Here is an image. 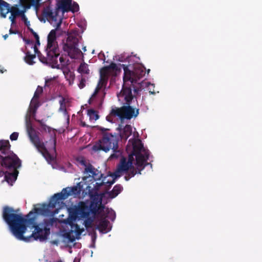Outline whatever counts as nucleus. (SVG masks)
<instances>
[{"instance_id":"obj_1","label":"nucleus","mask_w":262,"mask_h":262,"mask_svg":"<svg viewBox=\"0 0 262 262\" xmlns=\"http://www.w3.org/2000/svg\"><path fill=\"white\" fill-rule=\"evenodd\" d=\"M34 207V208H35ZM31 211L26 216L24 217L21 213H19V209H14L12 207L7 206L4 207L2 216L3 220L9 226L10 229L13 235L19 240L27 241V238L24 236L26 232L27 226L31 225L35 230L32 233L30 237H33L35 240L39 239L43 241L48 238L50 233L49 226H53L55 220L54 218L44 220L43 224V228L39 227L35 222V217L30 216L35 212Z\"/></svg>"},{"instance_id":"obj_2","label":"nucleus","mask_w":262,"mask_h":262,"mask_svg":"<svg viewBox=\"0 0 262 262\" xmlns=\"http://www.w3.org/2000/svg\"><path fill=\"white\" fill-rule=\"evenodd\" d=\"M10 144L8 140H0L1 164L3 167L8 169H13L11 173L5 176V180L12 184L16 181L18 174L17 168L21 166V161L18 157L10 150Z\"/></svg>"},{"instance_id":"obj_3","label":"nucleus","mask_w":262,"mask_h":262,"mask_svg":"<svg viewBox=\"0 0 262 262\" xmlns=\"http://www.w3.org/2000/svg\"><path fill=\"white\" fill-rule=\"evenodd\" d=\"M119 100L122 98L125 101L124 105L120 107L112 108L110 115L115 117H118L121 122L124 120H130L133 118H136L139 113V108L132 105L134 102L130 86L124 85L119 94L117 95Z\"/></svg>"},{"instance_id":"obj_4","label":"nucleus","mask_w":262,"mask_h":262,"mask_svg":"<svg viewBox=\"0 0 262 262\" xmlns=\"http://www.w3.org/2000/svg\"><path fill=\"white\" fill-rule=\"evenodd\" d=\"M82 189V185L81 183H78L76 186L63 188L60 192L54 194L48 205L43 204L41 207L35 208V213L43 215L49 214L51 212L50 209L56 208L57 204H59L72 194L78 195Z\"/></svg>"},{"instance_id":"obj_5","label":"nucleus","mask_w":262,"mask_h":262,"mask_svg":"<svg viewBox=\"0 0 262 262\" xmlns=\"http://www.w3.org/2000/svg\"><path fill=\"white\" fill-rule=\"evenodd\" d=\"M55 30H52L48 35V43L47 46V57H45L38 50L36 53L39 60L43 63L49 64L52 68L59 69L60 65L58 64L57 58L59 56V50L56 41Z\"/></svg>"},{"instance_id":"obj_6","label":"nucleus","mask_w":262,"mask_h":262,"mask_svg":"<svg viewBox=\"0 0 262 262\" xmlns=\"http://www.w3.org/2000/svg\"><path fill=\"white\" fill-rule=\"evenodd\" d=\"M99 130L101 132L102 138L93 146L95 151L103 150L105 152L113 149L114 152H119L118 140L119 136L108 133L109 129L103 127H98Z\"/></svg>"},{"instance_id":"obj_7","label":"nucleus","mask_w":262,"mask_h":262,"mask_svg":"<svg viewBox=\"0 0 262 262\" xmlns=\"http://www.w3.org/2000/svg\"><path fill=\"white\" fill-rule=\"evenodd\" d=\"M120 67L124 70L123 81L124 85L127 86H130L131 89H133L135 93H138L140 91V88L135 86L134 83H136L137 81L142 78L145 74V68L140 64L135 65L133 70H131L129 67L130 66H126L124 64H120Z\"/></svg>"},{"instance_id":"obj_8","label":"nucleus","mask_w":262,"mask_h":262,"mask_svg":"<svg viewBox=\"0 0 262 262\" xmlns=\"http://www.w3.org/2000/svg\"><path fill=\"white\" fill-rule=\"evenodd\" d=\"M134 158L133 155H128V158L121 157L117 169L114 175L116 178L119 177L121 174L126 173L124 178L126 181H128L133 177L137 172V169L133 165Z\"/></svg>"},{"instance_id":"obj_9","label":"nucleus","mask_w":262,"mask_h":262,"mask_svg":"<svg viewBox=\"0 0 262 262\" xmlns=\"http://www.w3.org/2000/svg\"><path fill=\"white\" fill-rule=\"evenodd\" d=\"M128 143H131L133 146V151L129 155L136 157V165L139 167L145 166L147 164L145 163L149 158V150L146 149L141 140L132 139L129 140Z\"/></svg>"},{"instance_id":"obj_10","label":"nucleus","mask_w":262,"mask_h":262,"mask_svg":"<svg viewBox=\"0 0 262 262\" xmlns=\"http://www.w3.org/2000/svg\"><path fill=\"white\" fill-rule=\"evenodd\" d=\"M27 128L29 138L38 151L42 154L47 161H53L54 160L53 156L49 153L44 143L40 141L39 137L36 135L34 129L27 120Z\"/></svg>"},{"instance_id":"obj_11","label":"nucleus","mask_w":262,"mask_h":262,"mask_svg":"<svg viewBox=\"0 0 262 262\" xmlns=\"http://www.w3.org/2000/svg\"><path fill=\"white\" fill-rule=\"evenodd\" d=\"M107 80L108 79L107 78L100 76V79L95 90L89 100L88 102L90 104H93L98 107L101 106L105 95L104 91L107 83Z\"/></svg>"},{"instance_id":"obj_12","label":"nucleus","mask_w":262,"mask_h":262,"mask_svg":"<svg viewBox=\"0 0 262 262\" xmlns=\"http://www.w3.org/2000/svg\"><path fill=\"white\" fill-rule=\"evenodd\" d=\"M78 39L73 35H69L63 45V50L72 59L78 58L82 52L78 47Z\"/></svg>"},{"instance_id":"obj_13","label":"nucleus","mask_w":262,"mask_h":262,"mask_svg":"<svg viewBox=\"0 0 262 262\" xmlns=\"http://www.w3.org/2000/svg\"><path fill=\"white\" fill-rule=\"evenodd\" d=\"M92 213L91 207L84 202H80L77 206H75L70 212L69 219L76 220L78 219L87 218Z\"/></svg>"},{"instance_id":"obj_14","label":"nucleus","mask_w":262,"mask_h":262,"mask_svg":"<svg viewBox=\"0 0 262 262\" xmlns=\"http://www.w3.org/2000/svg\"><path fill=\"white\" fill-rule=\"evenodd\" d=\"M87 188H89V194L92 200L90 205L92 210V214L94 215L99 214L102 212L104 209V205L102 204V198L100 197L97 192L93 194L92 191L90 190L91 188L90 186H88Z\"/></svg>"},{"instance_id":"obj_15","label":"nucleus","mask_w":262,"mask_h":262,"mask_svg":"<svg viewBox=\"0 0 262 262\" xmlns=\"http://www.w3.org/2000/svg\"><path fill=\"white\" fill-rule=\"evenodd\" d=\"M58 13L59 10H57L56 7L53 11L51 7L48 6L44 8L42 11V15L48 21L52 20L56 21L57 20Z\"/></svg>"},{"instance_id":"obj_16","label":"nucleus","mask_w":262,"mask_h":262,"mask_svg":"<svg viewBox=\"0 0 262 262\" xmlns=\"http://www.w3.org/2000/svg\"><path fill=\"white\" fill-rule=\"evenodd\" d=\"M119 130V137L121 139L126 141L132 134V128L130 125H126L123 129H121V125L118 128Z\"/></svg>"},{"instance_id":"obj_17","label":"nucleus","mask_w":262,"mask_h":262,"mask_svg":"<svg viewBox=\"0 0 262 262\" xmlns=\"http://www.w3.org/2000/svg\"><path fill=\"white\" fill-rule=\"evenodd\" d=\"M71 3L72 0H58L56 6L57 10L59 11L61 9L63 13L69 12V10H71L70 9Z\"/></svg>"},{"instance_id":"obj_18","label":"nucleus","mask_w":262,"mask_h":262,"mask_svg":"<svg viewBox=\"0 0 262 262\" xmlns=\"http://www.w3.org/2000/svg\"><path fill=\"white\" fill-rule=\"evenodd\" d=\"M11 8L9 4L4 0H0V13L2 17L5 18Z\"/></svg>"},{"instance_id":"obj_19","label":"nucleus","mask_w":262,"mask_h":262,"mask_svg":"<svg viewBox=\"0 0 262 262\" xmlns=\"http://www.w3.org/2000/svg\"><path fill=\"white\" fill-rule=\"evenodd\" d=\"M71 220V219L68 218L67 220V223L71 226V230L72 232H75L77 235H80L84 230L83 229H81L79 226L77 224H75L74 221L75 220H72V221Z\"/></svg>"},{"instance_id":"obj_20","label":"nucleus","mask_w":262,"mask_h":262,"mask_svg":"<svg viewBox=\"0 0 262 262\" xmlns=\"http://www.w3.org/2000/svg\"><path fill=\"white\" fill-rule=\"evenodd\" d=\"M109 222L105 219V218H102L100 219L98 225H97V229L102 233H106L110 231L107 230V226Z\"/></svg>"},{"instance_id":"obj_21","label":"nucleus","mask_w":262,"mask_h":262,"mask_svg":"<svg viewBox=\"0 0 262 262\" xmlns=\"http://www.w3.org/2000/svg\"><path fill=\"white\" fill-rule=\"evenodd\" d=\"M123 190V187L120 184L116 185L113 190L108 192L110 198L113 199L117 196Z\"/></svg>"},{"instance_id":"obj_22","label":"nucleus","mask_w":262,"mask_h":262,"mask_svg":"<svg viewBox=\"0 0 262 262\" xmlns=\"http://www.w3.org/2000/svg\"><path fill=\"white\" fill-rule=\"evenodd\" d=\"M81 163L85 166L84 169L85 172L90 173V176L94 174L95 172H98V169L95 168L92 164H89L86 165L84 160H82Z\"/></svg>"},{"instance_id":"obj_23","label":"nucleus","mask_w":262,"mask_h":262,"mask_svg":"<svg viewBox=\"0 0 262 262\" xmlns=\"http://www.w3.org/2000/svg\"><path fill=\"white\" fill-rule=\"evenodd\" d=\"M36 55L35 53L34 54H31L30 51H27L24 58L25 61L28 64L33 65L35 63L33 59L36 58Z\"/></svg>"},{"instance_id":"obj_24","label":"nucleus","mask_w":262,"mask_h":262,"mask_svg":"<svg viewBox=\"0 0 262 262\" xmlns=\"http://www.w3.org/2000/svg\"><path fill=\"white\" fill-rule=\"evenodd\" d=\"M88 67L87 63L85 62L81 63L78 69V72L81 74H89L90 70Z\"/></svg>"},{"instance_id":"obj_25","label":"nucleus","mask_w":262,"mask_h":262,"mask_svg":"<svg viewBox=\"0 0 262 262\" xmlns=\"http://www.w3.org/2000/svg\"><path fill=\"white\" fill-rule=\"evenodd\" d=\"M88 115L89 116L90 120H96L98 119L99 117L98 112L93 109L88 110Z\"/></svg>"},{"instance_id":"obj_26","label":"nucleus","mask_w":262,"mask_h":262,"mask_svg":"<svg viewBox=\"0 0 262 262\" xmlns=\"http://www.w3.org/2000/svg\"><path fill=\"white\" fill-rule=\"evenodd\" d=\"M115 179H113L111 181H107V182H106V183H108V186H111L112 185H113L115 183ZM105 183V182H104V181H103L101 183L96 182L95 183V184L94 185V188H95V189L96 191L99 190V189H100V187L101 186H102L103 185H104Z\"/></svg>"},{"instance_id":"obj_27","label":"nucleus","mask_w":262,"mask_h":262,"mask_svg":"<svg viewBox=\"0 0 262 262\" xmlns=\"http://www.w3.org/2000/svg\"><path fill=\"white\" fill-rule=\"evenodd\" d=\"M24 40L26 45L29 46L31 49H34V51L35 53H36L38 51L37 47H36V45H34L33 40L28 39H25Z\"/></svg>"},{"instance_id":"obj_28","label":"nucleus","mask_w":262,"mask_h":262,"mask_svg":"<svg viewBox=\"0 0 262 262\" xmlns=\"http://www.w3.org/2000/svg\"><path fill=\"white\" fill-rule=\"evenodd\" d=\"M24 40L26 45L29 46L31 49H34V51L35 53H36L38 51L37 47H36V45H34L33 40L28 39H25Z\"/></svg>"},{"instance_id":"obj_29","label":"nucleus","mask_w":262,"mask_h":262,"mask_svg":"<svg viewBox=\"0 0 262 262\" xmlns=\"http://www.w3.org/2000/svg\"><path fill=\"white\" fill-rule=\"evenodd\" d=\"M65 98L64 97H62L61 100H59L60 107L59 111L63 112L65 114H67V111L66 109V104H65Z\"/></svg>"},{"instance_id":"obj_30","label":"nucleus","mask_w":262,"mask_h":262,"mask_svg":"<svg viewBox=\"0 0 262 262\" xmlns=\"http://www.w3.org/2000/svg\"><path fill=\"white\" fill-rule=\"evenodd\" d=\"M43 93V88L40 86H38L36 90L35 91L33 98L34 99H39L40 95Z\"/></svg>"},{"instance_id":"obj_31","label":"nucleus","mask_w":262,"mask_h":262,"mask_svg":"<svg viewBox=\"0 0 262 262\" xmlns=\"http://www.w3.org/2000/svg\"><path fill=\"white\" fill-rule=\"evenodd\" d=\"M110 71L108 70V68L104 67L100 70V77L108 78V75Z\"/></svg>"},{"instance_id":"obj_32","label":"nucleus","mask_w":262,"mask_h":262,"mask_svg":"<svg viewBox=\"0 0 262 262\" xmlns=\"http://www.w3.org/2000/svg\"><path fill=\"white\" fill-rule=\"evenodd\" d=\"M14 7H11L10 11L9 12H11V16L9 17V19L12 22V24H13L15 23V18L17 16V13L14 9Z\"/></svg>"},{"instance_id":"obj_33","label":"nucleus","mask_w":262,"mask_h":262,"mask_svg":"<svg viewBox=\"0 0 262 262\" xmlns=\"http://www.w3.org/2000/svg\"><path fill=\"white\" fill-rule=\"evenodd\" d=\"M70 9H71V10H69V11H71L73 13L77 12L79 10V5L76 2H74L73 3L72 2L70 6Z\"/></svg>"},{"instance_id":"obj_34","label":"nucleus","mask_w":262,"mask_h":262,"mask_svg":"<svg viewBox=\"0 0 262 262\" xmlns=\"http://www.w3.org/2000/svg\"><path fill=\"white\" fill-rule=\"evenodd\" d=\"M39 106V103L38 99H34L32 98L30 108H33L34 110H37L38 107Z\"/></svg>"},{"instance_id":"obj_35","label":"nucleus","mask_w":262,"mask_h":262,"mask_svg":"<svg viewBox=\"0 0 262 262\" xmlns=\"http://www.w3.org/2000/svg\"><path fill=\"white\" fill-rule=\"evenodd\" d=\"M84 225L86 228H91L92 226L93 220L89 217L85 218Z\"/></svg>"},{"instance_id":"obj_36","label":"nucleus","mask_w":262,"mask_h":262,"mask_svg":"<svg viewBox=\"0 0 262 262\" xmlns=\"http://www.w3.org/2000/svg\"><path fill=\"white\" fill-rule=\"evenodd\" d=\"M106 217H108L111 221H114L116 218L115 212L113 210L108 211Z\"/></svg>"},{"instance_id":"obj_37","label":"nucleus","mask_w":262,"mask_h":262,"mask_svg":"<svg viewBox=\"0 0 262 262\" xmlns=\"http://www.w3.org/2000/svg\"><path fill=\"white\" fill-rule=\"evenodd\" d=\"M103 174L98 170V172H95L94 174L91 176L95 180H99L102 178Z\"/></svg>"},{"instance_id":"obj_38","label":"nucleus","mask_w":262,"mask_h":262,"mask_svg":"<svg viewBox=\"0 0 262 262\" xmlns=\"http://www.w3.org/2000/svg\"><path fill=\"white\" fill-rule=\"evenodd\" d=\"M54 78H48V79H45V87H50L53 83V82L54 80Z\"/></svg>"},{"instance_id":"obj_39","label":"nucleus","mask_w":262,"mask_h":262,"mask_svg":"<svg viewBox=\"0 0 262 262\" xmlns=\"http://www.w3.org/2000/svg\"><path fill=\"white\" fill-rule=\"evenodd\" d=\"M106 67L108 68V70L110 71L111 70H115V71L118 70V67H117V64L114 62L111 63L110 66H107Z\"/></svg>"},{"instance_id":"obj_40","label":"nucleus","mask_w":262,"mask_h":262,"mask_svg":"<svg viewBox=\"0 0 262 262\" xmlns=\"http://www.w3.org/2000/svg\"><path fill=\"white\" fill-rule=\"evenodd\" d=\"M18 137V133L17 132L13 133L10 136V139L11 141H15L17 139Z\"/></svg>"},{"instance_id":"obj_41","label":"nucleus","mask_w":262,"mask_h":262,"mask_svg":"<svg viewBox=\"0 0 262 262\" xmlns=\"http://www.w3.org/2000/svg\"><path fill=\"white\" fill-rule=\"evenodd\" d=\"M22 20L24 21V24L28 27V29H29V28H30V21L28 20V18L26 16V15L23 16Z\"/></svg>"},{"instance_id":"obj_42","label":"nucleus","mask_w":262,"mask_h":262,"mask_svg":"<svg viewBox=\"0 0 262 262\" xmlns=\"http://www.w3.org/2000/svg\"><path fill=\"white\" fill-rule=\"evenodd\" d=\"M14 10H15V11H16V12L17 13V16H21V17H22L23 16L25 15V14H24L25 11H24V10H19L16 7H14Z\"/></svg>"},{"instance_id":"obj_43","label":"nucleus","mask_w":262,"mask_h":262,"mask_svg":"<svg viewBox=\"0 0 262 262\" xmlns=\"http://www.w3.org/2000/svg\"><path fill=\"white\" fill-rule=\"evenodd\" d=\"M85 79L84 78H81L80 81V82L78 84V86L80 89H83L85 84Z\"/></svg>"},{"instance_id":"obj_44","label":"nucleus","mask_w":262,"mask_h":262,"mask_svg":"<svg viewBox=\"0 0 262 262\" xmlns=\"http://www.w3.org/2000/svg\"><path fill=\"white\" fill-rule=\"evenodd\" d=\"M29 30L33 34L34 38H35V40H38L39 39L38 35L35 32H34V31L32 28H29Z\"/></svg>"},{"instance_id":"obj_45","label":"nucleus","mask_w":262,"mask_h":262,"mask_svg":"<svg viewBox=\"0 0 262 262\" xmlns=\"http://www.w3.org/2000/svg\"><path fill=\"white\" fill-rule=\"evenodd\" d=\"M52 142L53 144V151H54V154L56 155V140L55 138H54L53 139Z\"/></svg>"},{"instance_id":"obj_46","label":"nucleus","mask_w":262,"mask_h":262,"mask_svg":"<svg viewBox=\"0 0 262 262\" xmlns=\"http://www.w3.org/2000/svg\"><path fill=\"white\" fill-rule=\"evenodd\" d=\"M37 121L39 123L40 125L44 128L47 127V125L44 123L43 120H38Z\"/></svg>"},{"instance_id":"obj_47","label":"nucleus","mask_w":262,"mask_h":262,"mask_svg":"<svg viewBox=\"0 0 262 262\" xmlns=\"http://www.w3.org/2000/svg\"><path fill=\"white\" fill-rule=\"evenodd\" d=\"M61 24V19H60V21L57 24L56 27L54 30H55V36L56 37V31L60 28Z\"/></svg>"},{"instance_id":"obj_48","label":"nucleus","mask_w":262,"mask_h":262,"mask_svg":"<svg viewBox=\"0 0 262 262\" xmlns=\"http://www.w3.org/2000/svg\"><path fill=\"white\" fill-rule=\"evenodd\" d=\"M59 61L62 66H64L66 64L65 59L62 56L59 57Z\"/></svg>"},{"instance_id":"obj_49","label":"nucleus","mask_w":262,"mask_h":262,"mask_svg":"<svg viewBox=\"0 0 262 262\" xmlns=\"http://www.w3.org/2000/svg\"><path fill=\"white\" fill-rule=\"evenodd\" d=\"M67 77L69 76V78L72 80H74V75L73 73L72 72H69V73H67V75L66 76Z\"/></svg>"},{"instance_id":"obj_50","label":"nucleus","mask_w":262,"mask_h":262,"mask_svg":"<svg viewBox=\"0 0 262 262\" xmlns=\"http://www.w3.org/2000/svg\"><path fill=\"white\" fill-rule=\"evenodd\" d=\"M118 157V155L116 153H114L112 154L110 156V158L113 159V158H117Z\"/></svg>"},{"instance_id":"obj_51","label":"nucleus","mask_w":262,"mask_h":262,"mask_svg":"<svg viewBox=\"0 0 262 262\" xmlns=\"http://www.w3.org/2000/svg\"><path fill=\"white\" fill-rule=\"evenodd\" d=\"M37 110H34L33 108H30V113L32 114H35Z\"/></svg>"},{"instance_id":"obj_52","label":"nucleus","mask_w":262,"mask_h":262,"mask_svg":"<svg viewBox=\"0 0 262 262\" xmlns=\"http://www.w3.org/2000/svg\"><path fill=\"white\" fill-rule=\"evenodd\" d=\"M17 33V31H14L12 29H10L9 30V33L10 34H16Z\"/></svg>"},{"instance_id":"obj_53","label":"nucleus","mask_w":262,"mask_h":262,"mask_svg":"<svg viewBox=\"0 0 262 262\" xmlns=\"http://www.w3.org/2000/svg\"><path fill=\"white\" fill-rule=\"evenodd\" d=\"M34 45H36V46H39L40 45V41H39V39H38V40H36V43H34Z\"/></svg>"},{"instance_id":"obj_54","label":"nucleus","mask_w":262,"mask_h":262,"mask_svg":"<svg viewBox=\"0 0 262 262\" xmlns=\"http://www.w3.org/2000/svg\"><path fill=\"white\" fill-rule=\"evenodd\" d=\"M8 37V34H6L5 35L3 36V37L5 39H6Z\"/></svg>"},{"instance_id":"obj_55","label":"nucleus","mask_w":262,"mask_h":262,"mask_svg":"<svg viewBox=\"0 0 262 262\" xmlns=\"http://www.w3.org/2000/svg\"><path fill=\"white\" fill-rule=\"evenodd\" d=\"M82 50H83V51H84V52H85V51H86V47H83V48H82Z\"/></svg>"},{"instance_id":"obj_56","label":"nucleus","mask_w":262,"mask_h":262,"mask_svg":"<svg viewBox=\"0 0 262 262\" xmlns=\"http://www.w3.org/2000/svg\"><path fill=\"white\" fill-rule=\"evenodd\" d=\"M149 72H150V70H149V69H148V70L147 71V74H148V73H149Z\"/></svg>"},{"instance_id":"obj_57","label":"nucleus","mask_w":262,"mask_h":262,"mask_svg":"<svg viewBox=\"0 0 262 262\" xmlns=\"http://www.w3.org/2000/svg\"><path fill=\"white\" fill-rule=\"evenodd\" d=\"M56 262H62L61 260H58Z\"/></svg>"},{"instance_id":"obj_58","label":"nucleus","mask_w":262,"mask_h":262,"mask_svg":"<svg viewBox=\"0 0 262 262\" xmlns=\"http://www.w3.org/2000/svg\"><path fill=\"white\" fill-rule=\"evenodd\" d=\"M82 126H85V123H84L82 124Z\"/></svg>"},{"instance_id":"obj_59","label":"nucleus","mask_w":262,"mask_h":262,"mask_svg":"<svg viewBox=\"0 0 262 262\" xmlns=\"http://www.w3.org/2000/svg\"><path fill=\"white\" fill-rule=\"evenodd\" d=\"M74 240V238H73V239H71V241L73 242Z\"/></svg>"},{"instance_id":"obj_60","label":"nucleus","mask_w":262,"mask_h":262,"mask_svg":"<svg viewBox=\"0 0 262 262\" xmlns=\"http://www.w3.org/2000/svg\"><path fill=\"white\" fill-rule=\"evenodd\" d=\"M140 171H141V170H139V172H139V173H141Z\"/></svg>"},{"instance_id":"obj_61","label":"nucleus","mask_w":262,"mask_h":262,"mask_svg":"<svg viewBox=\"0 0 262 262\" xmlns=\"http://www.w3.org/2000/svg\"><path fill=\"white\" fill-rule=\"evenodd\" d=\"M0 72H1L2 73H3V72L2 70H0Z\"/></svg>"}]
</instances>
